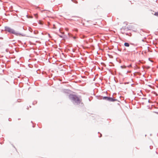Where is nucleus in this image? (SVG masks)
<instances>
[{
	"mask_svg": "<svg viewBox=\"0 0 158 158\" xmlns=\"http://www.w3.org/2000/svg\"><path fill=\"white\" fill-rule=\"evenodd\" d=\"M142 41H143V42H144V40H143V39H142Z\"/></svg>",
	"mask_w": 158,
	"mask_h": 158,
	"instance_id": "obj_15",
	"label": "nucleus"
},
{
	"mask_svg": "<svg viewBox=\"0 0 158 158\" xmlns=\"http://www.w3.org/2000/svg\"><path fill=\"white\" fill-rule=\"evenodd\" d=\"M102 99L103 100H106L110 102H114L115 101H117V99H114L112 98L107 96L103 97Z\"/></svg>",
	"mask_w": 158,
	"mask_h": 158,
	"instance_id": "obj_3",
	"label": "nucleus"
},
{
	"mask_svg": "<svg viewBox=\"0 0 158 158\" xmlns=\"http://www.w3.org/2000/svg\"><path fill=\"white\" fill-rule=\"evenodd\" d=\"M121 29L122 30H123L124 31H127L126 27H122V28H121Z\"/></svg>",
	"mask_w": 158,
	"mask_h": 158,
	"instance_id": "obj_5",
	"label": "nucleus"
},
{
	"mask_svg": "<svg viewBox=\"0 0 158 158\" xmlns=\"http://www.w3.org/2000/svg\"><path fill=\"white\" fill-rule=\"evenodd\" d=\"M124 45L126 47H128L129 46V44L128 43H125Z\"/></svg>",
	"mask_w": 158,
	"mask_h": 158,
	"instance_id": "obj_4",
	"label": "nucleus"
},
{
	"mask_svg": "<svg viewBox=\"0 0 158 158\" xmlns=\"http://www.w3.org/2000/svg\"><path fill=\"white\" fill-rule=\"evenodd\" d=\"M126 35H128L127 33H126Z\"/></svg>",
	"mask_w": 158,
	"mask_h": 158,
	"instance_id": "obj_19",
	"label": "nucleus"
},
{
	"mask_svg": "<svg viewBox=\"0 0 158 158\" xmlns=\"http://www.w3.org/2000/svg\"><path fill=\"white\" fill-rule=\"evenodd\" d=\"M127 31L129 30H130L131 29L130 28V27H126Z\"/></svg>",
	"mask_w": 158,
	"mask_h": 158,
	"instance_id": "obj_7",
	"label": "nucleus"
},
{
	"mask_svg": "<svg viewBox=\"0 0 158 158\" xmlns=\"http://www.w3.org/2000/svg\"><path fill=\"white\" fill-rule=\"evenodd\" d=\"M0 39H3V38L2 37H0Z\"/></svg>",
	"mask_w": 158,
	"mask_h": 158,
	"instance_id": "obj_14",
	"label": "nucleus"
},
{
	"mask_svg": "<svg viewBox=\"0 0 158 158\" xmlns=\"http://www.w3.org/2000/svg\"><path fill=\"white\" fill-rule=\"evenodd\" d=\"M39 23L40 24H42V22L40 21H39Z\"/></svg>",
	"mask_w": 158,
	"mask_h": 158,
	"instance_id": "obj_9",
	"label": "nucleus"
},
{
	"mask_svg": "<svg viewBox=\"0 0 158 158\" xmlns=\"http://www.w3.org/2000/svg\"><path fill=\"white\" fill-rule=\"evenodd\" d=\"M72 1H73V0H71Z\"/></svg>",
	"mask_w": 158,
	"mask_h": 158,
	"instance_id": "obj_20",
	"label": "nucleus"
},
{
	"mask_svg": "<svg viewBox=\"0 0 158 158\" xmlns=\"http://www.w3.org/2000/svg\"><path fill=\"white\" fill-rule=\"evenodd\" d=\"M102 136V135L101 134H100V136H99L100 137H101Z\"/></svg>",
	"mask_w": 158,
	"mask_h": 158,
	"instance_id": "obj_16",
	"label": "nucleus"
},
{
	"mask_svg": "<svg viewBox=\"0 0 158 158\" xmlns=\"http://www.w3.org/2000/svg\"><path fill=\"white\" fill-rule=\"evenodd\" d=\"M58 35L61 38H63V37L62 35Z\"/></svg>",
	"mask_w": 158,
	"mask_h": 158,
	"instance_id": "obj_10",
	"label": "nucleus"
},
{
	"mask_svg": "<svg viewBox=\"0 0 158 158\" xmlns=\"http://www.w3.org/2000/svg\"><path fill=\"white\" fill-rule=\"evenodd\" d=\"M121 67L122 68H126V66H121Z\"/></svg>",
	"mask_w": 158,
	"mask_h": 158,
	"instance_id": "obj_8",
	"label": "nucleus"
},
{
	"mask_svg": "<svg viewBox=\"0 0 158 158\" xmlns=\"http://www.w3.org/2000/svg\"><path fill=\"white\" fill-rule=\"evenodd\" d=\"M154 15L158 17V12H155Z\"/></svg>",
	"mask_w": 158,
	"mask_h": 158,
	"instance_id": "obj_6",
	"label": "nucleus"
},
{
	"mask_svg": "<svg viewBox=\"0 0 158 158\" xmlns=\"http://www.w3.org/2000/svg\"><path fill=\"white\" fill-rule=\"evenodd\" d=\"M34 33L35 34H36L35 32V31H34Z\"/></svg>",
	"mask_w": 158,
	"mask_h": 158,
	"instance_id": "obj_18",
	"label": "nucleus"
},
{
	"mask_svg": "<svg viewBox=\"0 0 158 158\" xmlns=\"http://www.w3.org/2000/svg\"><path fill=\"white\" fill-rule=\"evenodd\" d=\"M131 64H130V65H128V67H131Z\"/></svg>",
	"mask_w": 158,
	"mask_h": 158,
	"instance_id": "obj_12",
	"label": "nucleus"
},
{
	"mask_svg": "<svg viewBox=\"0 0 158 158\" xmlns=\"http://www.w3.org/2000/svg\"><path fill=\"white\" fill-rule=\"evenodd\" d=\"M30 30V31L31 32V31L30 30Z\"/></svg>",
	"mask_w": 158,
	"mask_h": 158,
	"instance_id": "obj_21",
	"label": "nucleus"
},
{
	"mask_svg": "<svg viewBox=\"0 0 158 158\" xmlns=\"http://www.w3.org/2000/svg\"><path fill=\"white\" fill-rule=\"evenodd\" d=\"M75 3H77V1H75Z\"/></svg>",
	"mask_w": 158,
	"mask_h": 158,
	"instance_id": "obj_13",
	"label": "nucleus"
},
{
	"mask_svg": "<svg viewBox=\"0 0 158 158\" xmlns=\"http://www.w3.org/2000/svg\"><path fill=\"white\" fill-rule=\"evenodd\" d=\"M4 31L10 34H13L16 36L19 35H21L22 36H23L21 33L17 31H15L14 29L8 26L5 27Z\"/></svg>",
	"mask_w": 158,
	"mask_h": 158,
	"instance_id": "obj_2",
	"label": "nucleus"
},
{
	"mask_svg": "<svg viewBox=\"0 0 158 158\" xmlns=\"http://www.w3.org/2000/svg\"><path fill=\"white\" fill-rule=\"evenodd\" d=\"M148 102H150V100H148Z\"/></svg>",
	"mask_w": 158,
	"mask_h": 158,
	"instance_id": "obj_17",
	"label": "nucleus"
},
{
	"mask_svg": "<svg viewBox=\"0 0 158 158\" xmlns=\"http://www.w3.org/2000/svg\"><path fill=\"white\" fill-rule=\"evenodd\" d=\"M69 98L74 105H79L82 101L81 99L75 94H70L69 95Z\"/></svg>",
	"mask_w": 158,
	"mask_h": 158,
	"instance_id": "obj_1",
	"label": "nucleus"
},
{
	"mask_svg": "<svg viewBox=\"0 0 158 158\" xmlns=\"http://www.w3.org/2000/svg\"><path fill=\"white\" fill-rule=\"evenodd\" d=\"M35 17L36 18H37V14H35Z\"/></svg>",
	"mask_w": 158,
	"mask_h": 158,
	"instance_id": "obj_11",
	"label": "nucleus"
}]
</instances>
